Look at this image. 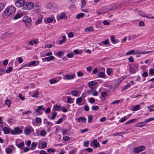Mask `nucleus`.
Masks as SVG:
<instances>
[{"mask_svg":"<svg viewBox=\"0 0 154 154\" xmlns=\"http://www.w3.org/2000/svg\"><path fill=\"white\" fill-rule=\"evenodd\" d=\"M15 11V8L14 6H10L5 10L2 16L4 18H7L11 15H14Z\"/></svg>","mask_w":154,"mask_h":154,"instance_id":"nucleus-1","label":"nucleus"},{"mask_svg":"<svg viewBox=\"0 0 154 154\" xmlns=\"http://www.w3.org/2000/svg\"><path fill=\"white\" fill-rule=\"evenodd\" d=\"M33 3L32 2H24V4L23 7V9L26 10H30L33 8Z\"/></svg>","mask_w":154,"mask_h":154,"instance_id":"nucleus-2","label":"nucleus"},{"mask_svg":"<svg viewBox=\"0 0 154 154\" xmlns=\"http://www.w3.org/2000/svg\"><path fill=\"white\" fill-rule=\"evenodd\" d=\"M75 77L74 73L72 74H68L64 75L63 77V79L64 80H70L73 79Z\"/></svg>","mask_w":154,"mask_h":154,"instance_id":"nucleus-3","label":"nucleus"},{"mask_svg":"<svg viewBox=\"0 0 154 154\" xmlns=\"http://www.w3.org/2000/svg\"><path fill=\"white\" fill-rule=\"evenodd\" d=\"M25 0H17L15 2V5L17 7H22L23 6L24 2H25Z\"/></svg>","mask_w":154,"mask_h":154,"instance_id":"nucleus-4","label":"nucleus"},{"mask_svg":"<svg viewBox=\"0 0 154 154\" xmlns=\"http://www.w3.org/2000/svg\"><path fill=\"white\" fill-rule=\"evenodd\" d=\"M23 21L25 23L26 26H29L31 22V19L29 17L25 16L23 19Z\"/></svg>","mask_w":154,"mask_h":154,"instance_id":"nucleus-5","label":"nucleus"},{"mask_svg":"<svg viewBox=\"0 0 154 154\" xmlns=\"http://www.w3.org/2000/svg\"><path fill=\"white\" fill-rule=\"evenodd\" d=\"M22 132L21 129L18 127L15 128L14 130H12L11 133L13 135H17L18 134H20Z\"/></svg>","mask_w":154,"mask_h":154,"instance_id":"nucleus-6","label":"nucleus"},{"mask_svg":"<svg viewBox=\"0 0 154 154\" xmlns=\"http://www.w3.org/2000/svg\"><path fill=\"white\" fill-rule=\"evenodd\" d=\"M145 148V146H143L136 147L134 149L133 152H134L138 153L143 150Z\"/></svg>","mask_w":154,"mask_h":154,"instance_id":"nucleus-7","label":"nucleus"},{"mask_svg":"<svg viewBox=\"0 0 154 154\" xmlns=\"http://www.w3.org/2000/svg\"><path fill=\"white\" fill-rule=\"evenodd\" d=\"M48 6L49 8L53 10L57 9L58 8V6L55 3L49 4L48 5Z\"/></svg>","mask_w":154,"mask_h":154,"instance_id":"nucleus-8","label":"nucleus"},{"mask_svg":"<svg viewBox=\"0 0 154 154\" xmlns=\"http://www.w3.org/2000/svg\"><path fill=\"white\" fill-rule=\"evenodd\" d=\"M67 18L66 14L64 13H61L60 14L57 16V18L58 20L62 19H66Z\"/></svg>","mask_w":154,"mask_h":154,"instance_id":"nucleus-9","label":"nucleus"},{"mask_svg":"<svg viewBox=\"0 0 154 154\" xmlns=\"http://www.w3.org/2000/svg\"><path fill=\"white\" fill-rule=\"evenodd\" d=\"M33 130V129L30 127H26L24 129V133L26 135L29 134Z\"/></svg>","mask_w":154,"mask_h":154,"instance_id":"nucleus-10","label":"nucleus"},{"mask_svg":"<svg viewBox=\"0 0 154 154\" xmlns=\"http://www.w3.org/2000/svg\"><path fill=\"white\" fill-rule=\"evenodd\" d=\"M54 19V17L52 16L48 18H45L44 20L45 21H46L47 23H50L53 21Z\"/></svg>","mask_w":154,"mask_h":154,"instance_id":"nucleus-11","label":"nucleus"},{"mask_svg":"<svg viewBox=\"0 0 154 154\" xmlns=\"http://www.w3.org/2000/svg\"><path fill=\"white\" fill-rule=\"evenodd\" d=\"M43 18V16L42 15H40L37 19L35 23V25L39 24L42 21V19Z\"/></svg>","mask_w":154,"mask_h":154,"instance_id":"nucleus-12","label":"nucleus"},{"mask_svg":"<svg viewBox=\"0 0 154 154\" xmlns=\"http://www.w3.org/2000/svg\"><path fill=\"white\" fill-rule=\"evenodd\" d=\"M91 145H93V146L94 147H97L99 146V143L97 142V140H94L92 142V143H91Z\"/></svg>","mask_w":154,"mask_h":154,"instance_id":"nucleus-13","label":"nucleus"},{"mask_svg":"<svg viewBox=\"0 0 154 154\" xmlns=\"http://www.w3.org/2000/svg\"><path fill=\"white\" fill-rule=\"evenodd\" d=\"M97 84V82L95 81H92L91 82H90L88 83V85L89 87L90 88H91L94 85H95L96 84Z\"/></svg>","mask_w":154,"mask_h":154,"instance_id":"nucleus-14","label":"nucleus"},{"mask_svg":"<svg viewBox=\"0 0 154 154\" xmlns=\"http://www.w3.org/2000/svg\"><path fill=\"white\" fill-rule=\"evenodd\" d=\"M129 71L130 72L131 74H134L136 72L137 70L133 67L131 66L129 67Z\"/></svg>","mask_w":154,"mask_h":154,"instance_id":"nucleus-15","label":"nucleus"},{"mask_svg":"<svg viewBox=\"0 0 154 154\" xmlns=\"http://www.w3.org/2000/svg\"><path fill=\"white\" fill-rule=\"evenodd\" d=\"M121 81L120 80H118L116 81L114 83L115 85L113 87V90H115L116 88L119 85V84L121 83Z\"/></svg>","mask_w":154,"mask_h":154,"instance_id":"nucleus-16","label":"nucleus"},{"mask_svg":"<svg viewBox=\"0 0 154 154\" xmlns=\"http://www.w3.org/2000/svg\"><path fill=\"white\" fill-rule=\"evenodd\" d=\"M94 30V28L92 26L87 27L85 29L84 31L86 32H91Z\"/></svg>","mask_w":154,"mask_h":154,"instance_id":"nucleus-17","label":"nucleus"},{"mask_svg":"<svg viewBox=\"0 0 154 154\" xmlns=\"http://www.w3.org/2000/svg\"><path fill=\"white\" fill-rule=\"evenodd\" d=\"M16 145L17 146L20 148H22L24 146V143L23 142H21L20 143L18 144L16 143Z\"/></svg>","mask_w":154,"mask_h":154,"instance_id":"nucleus-18","label":"nucleus"},{"mask_svg":"<svg viewBox=\"0 0 154 154\" xmlns=\"http://www.w3.org/2000/svg\"><path fill=\"white\" fill-rule=\"evenodd\" d=\"M3 130L5 134H7L10 132V130L7 127L4 128H3Z\"/></svg>","mask_w":154,"mask_h":154,"instance_id":"nucleus-19","label":"nucleus"},{"mask_svg":"<svg viewBox=\"0 0 154 154\" xmlns=\"http://www.w3.org/2000/svg\"><path fill=\"white\" fill-rule=\"evenodd\" d=\"M82 100V97H80L76 99V103L77 104L79 105V104L81 103Z\"/></svg>","mask_w":154,"mask_h":154,"instance_id":"nucleus-20","label":"nucleus"},{"mask_svg":"<svg viewBox=\"0 0 154 154\" xmlns=\"http://www.w3.org/2000/svg\"><path fill=\"white\" fill-rule=\"evenodd\" d=\"M78 122H82L83 123H85L86 122V119L85 118L80 117L78 119Z\"/></svg>","mask_w":154,"mask_h":154,"instance_id":"nucleus-21","label":"nucleus"},{"mask_svg":"<svg viewBox=\"0 0 154 154\" xmlns=\"http://www.w3.org/2000/svg\"><path fill=\"white\" fill-rule=\"evenodd\" d=\"M145 123L144 122H141L137 123L136 125V126L137 127H142L145 125Z\"/></svg>","mask_w":154,"mask_h":154,"instance_id":"nucleus-22","label":"nucleus"},{"mask_svg":"<svg viewBox=\"0 0 154 154\" xmlns=\"http://www.w3.org/2000/svg\"><path fill=\"white\" fill-rule=\"evenodd\" d=\"M54 58V57L53 56H51L50 57H46L44 58V59H45V61H49L51 60H53Z\"/></svg>","mask_w":154,"mask_h":154,"instance_id":"nucleus-23","label":"nucleus"},{"mask_svg":"<svg viewBox=\"0 0 154 154\" xmlns=\"http://www.w3.org/2000/svg\"><path fill=\"white\" fill-rule=\"evenodd\" d=\"M22 14L20 13L17 14L13 18L14 20H17L21 17Z\"/></svg>","mask_w":154,"mask_h":154,"instance_id":"nucleus-24","label":"nucleus"},{"mask_svg":"<svg viewBox=\"0 0 154 154\" xmlns=\"http://www.w3.org/2000/svg\"><path fill=\"white\" fill-rule=\"evenodd\" d=\"M137 119H133L131 120H130L126 122L125 123V125L128 124H129L135 122L137 121Z\"/></svg>","mask_w":154,"mask_h":154,"instance_id":"nucleus-25","label":"nucleus"},{"mask_svg":"<svg viewBox=\"0 0 154 154\" xmlns=\"http://www.w3.org/2000/svg\"><path fill=\"white\" fill-rule=\"evenodd\" d=\"M54 110L57 111L60 110V106L59 105H54Z\"/></svg>","mask_w":154,"mask_h":154,"instance_id":"nucleus-26","label":"nucleus"},{"mask_svg":"<svg viewBox=\"0 0 154 154\" xmlns=\"http://www.w3.org/2000/svg\"><path fill=\"white\" fill-rule=\"evenodd\" d=\"M39 94L37 91H36L34 92L32 97L37 98L38 97Z\"/></svg>","mask_w":154,"mask_h":154,"instance_id":"nucleus-27","label":"nucleus"},{"mask_svg":"<svg viewBox=\"0 0 154 154\" xmlns=\"http://www.w3.org/2000/svg\"><path fill=\"white\" fill-rule=\"evenodd\" d=\"M36 143L35 142H33L31 144V150H34L36 147Z\"/></svg>","mask_w":154,"mask_h":154,"instance_id":"nucleus-28","label":"nucleus"},{"mask_svg":"<svg viewBox=\"0 0 154 154\" xmlns=\"http://www.w3.org/2000/svg\"><path fill=\"white\" fill-rule=\"evenodd\" d=\"M98 76L100 78H103L105 77V75L104 72H101L98 73Z\"/></svg>","mask_w":154,"mask_h":154,"instance_id":"nucleus-29","label":"nucleus"},{"mask_svg":"<svg viewBox=\"0 0 154 154\" xmlns=\"http://www.w3.org/2000/svg\"><path fill=\"white\" fill-rule=\"evenodd\" d=\"M50 83L51 84H52L54 83H56L57 82V81L54 78L53 79H51L50 80Z\"/></svg>","mask_w":154,"mask_h":154,"instance_id":"nucleus-30","label":"nucleus"},{"mask_svg":"<svg viewBox=\"0 0 154 154\" xmlns=\"http://www.w3.org/2000/svg\"><path fill=\"white\" fill-rule=\"evenodd\" d=\"M123 100V99H120L119 100H115L113 101L112 104H115L117 103H119L120 101L121 102H122Z\"/></svg>","mask_w":154,"mask_h":154,"instance_id":"nucleus-31","label":"nucleus"},{"mask_svg":"<svg viewBox=\"0 0 154 154\" xmlns=\"http://www.w3.org/2000/svg\"><path fill=\"white\" fill-rule=\"evenodd\" d=\"M85 16V14L83 13H81L79 14H78L76 18L77 19H79L81 17H83Z\"/></svg>","mask_w":154,"mask_h":154,"instance_id":"nucleus-32","label":"nucleus"},{"mask_svg":"<svg viewBox=\"0 0 154 154\" xmlns=\"http://www.w3.org/2000/svg\"><path fill=\"white\" fill-rule=\"evenodd\" d=\"M140 106L139 105H137L134 106L133 108V109L134 111L139 110L140 109Z\"/></svg>","mask_w":154,"mask_h":154,"instance_id":"nucleus-33","label":"nucleus"},{"mask_svg":"<svg viewBox=\"0 0 154 154\" xmlns=\"http://www.w3.org/2000/svg\"><path fill=\"white\" fill-rule=\"evenodd\" d=\"M71 94L73 96L77 97L78 94V92L77 91H74L71 92Z\"/></svg>","mask_w":154,"mask_h":154,"instance_id":"nucleus-34","label":"nucleus"},{"mask_svg":"<svg viewBox=\"0 0 154 154\" xmlns=\"http://www.w3.org/2000/svg\"><path fill=\"white\" fill-rule=\"evenodd\" d=\"M66 40V37L65 36H63V38L62 40H60L59 42V44L60 45H61Z\"/></svg>","mask_w":154,"mask_h":154,"instance_id":"nucleus-35","label":"nucleus"},{"mask_svg":"<svg viewBox=\"0 0 154 154\" xmlns=\"http://www.w3.org/2000/svg\"><path fill=\"white\" fill-rule=\"evenodd\" d=\"M57 112H53L52 114L51 117V118H50V119H51L52 120L54 119L57 116Z\"/></svg>","mask_w":154,"mask_h":154,"instance_id":"nucleus-36","label":"nucleus"},{"mask_svg":"<svg viewBox=\"0 0 154 154\" xmlns=\"http://www.w3.org/2000/svg\"><path fill=\"white\" fill-rule=\"evenodd\" d=\"M154 75V69H151L149 71V76H153Z\"/></svg>","mask_w":154,"mask_h":154,"instance_id":"nucleus-37","label":"nucleus"},{"mask_svg":"<svg viewBox=\"0 0 154 154\" xmlns=\"http://www.w3.org/2000/svg\"><path fill=\"white\" fill-rule=\"evenodd\" d=\"M127 119H128V118L126 117V116H125L119 120V122H123L125 121Z\"/></svg>","mask_w":154,"mask_h":154,"instance_id":"nucleus-38","label":"nucleus"},{"mask_svg":"<svg viewBox=\"0 0 154 154\" xmlns=\"http://www.w3.org/2000/svg\"><path fill=\"white\" fill-rule=\"evenodd\" d=\"M112 69L111 68H107L106 69V72L108 75H110L112 72Z\"/></svg>","mask_w":154,"mask_h":154,"instance_id":"nucleus-39","label":"nucleus"},{"mask_svg":"<svg viewBox=\"0 0 154 154\" xmlns=\"http://www.w3.org/2000/svg\"><path fill=\"white\" fill-rule=\"evenodd\" d=\"M153 120H154V117L150 118L145 120L144 122L146 123Z\"/></svg>","mask_w":154,"mask_h":154,"instance_id":"nucleus-40","label":"nucleus"},{"mask_svg":"<svg viewBox=\"0 0 154 154\" xmlns=\"http://www.w3.org/2000/svg\"><path fill=\"white\" fill-rule=\"evenodd\" d=\"M13 68L12 67H10L7 70H5V72L8 74L12 70Z\"/></svg>","mask_w":154,"mask_h":154,"instance_id":"nucleus-41","label":"nucleus"},{"mask_svg":"<svg viewBox=\"0 0 154 154\" xmlns=\"http://www.w3.org/2000/svg\"><path fill=\"white\" fill-rule=\"evenodd\" d=\"M110 40L113 43H116L115 39V37L113 35H112L111 37Z\"/></svg>","mask_w":154,"mask_h":154,"instance_id":"nucleus-42","label":"nucleus"},{"mask_svg":"<svg viewBox=\"0 0 154 154\" xmlns=\"http://www.w3.org/2000/svg\"><path fill=\"white\" fill-rule=\"evenodd\" d=\"M68 99L67 100V103H73V101H72V98L71 97L67 96Z\"/></svg>","mask_w":154,"mask_h":154,"instance_id":"nucleus-43","label":"nucleus"},{"mask_svg":"<svg viewBox=\"0 0 154 154\" xmlns=\"http://www.w3.org/2000/svg\"><path fill=\"white\" fill-rule=\"evenodd\" d=\"M88 122L89 123H91L92 122L93 119V116L91 115H90L88 116Z\"/></svg>","mask_w":154,"mask_h":154,"instance_id":"nucleus-44","label":"nucleus"},{"mask_svg":"<svg viewBox=\"0 0 154 154\" xmlns=\"http://www.w3.org/2000/svg\"><path fill=\"white\" fill-rule=\"evenodd\" d=\"M134 50H131L130 51L127 52L126 53V55H129L131 54H134Z\"/></svg>","mask_w":154,"mask_h":154,"instance_id":"nucleus-45","label":"nucleus"},{"mask_svg":"<svg viewBox=\"0 0 154 154\" xmlns=\"http://www.w3.org/2000/svg\"><path fill=\"white\" fill-rule=\"evenodd\" d=\"M99 109V107L97 106H94L92 107V109L96 111L97 110Z\"/></svg>","mask_w":154,"mask_h":154,"instance_id":"nucleus-46","label":"nucleus"},{"mask_svg":"<svg viewBox=\"0 0 154 154\" xmlns=\"http://www.w3.org/2000/svg\"><path fill=\"white\" fill-rule=\"evenodd\" d=\"M102 43L103 45H104L108 44L109 43V40L108 39L106 40L102 41Z\"/></svg>","mask_w":154,"mask_h":154,"instance_id":"nucleus-47","label":"nucleus"},{"mask_svg":"<svg viewBox=\"0 0 154 154\" xmlns=\"http://www.w3.org/2000/svg\"><path fill=\"white\" fill-rule=\"evenodd\" d=\"M11 101L9 100H7L5 101V103L8 106V107H9L10 106Z\"/></svg>","mask_w":154,"mask_h":154,"instance_id":"nucleus-48","label":"nucleus"},{"mask_svg":"<svg viewBox=\"0 0 154 154\" xmlns=\"http://www.w3.org/2000/svg\"><path fill=\"white\" fill-rule=\"evenodd\" d=\"M61 110L64 112H67V109L65 106H62L61 109Z\"/></svg>","mask_w":154,"mask_h":154,"instance_id":"nucleus-49","label":"nucleus"},{"mask_svg":"<svg viewBox=\"0 0 154 154\" xmlns=\"http://www.w3.org/2000/svg\"><path fill=\"white\" fill-rule=\"evenodd\" d=\"M86 4V2L85 0H82V1L81 8H84Z\"/></svg>","mask_w":154,"mask_h":154,"instance_id":"nucleus-50","label":"nucleus"},{"mask_svg":"<svg viewBox=\"0 0 154 154\" xmlns=\"http://www.w3.org/2000/svg\"><path fill=\"white\" fill-rule=\"evenodd\" d=\"M5 7V6L3 3H0V12L4 9Z\"/></svg>","mask_w":154,"mask_h":154,"instance_id":"nucleus-51","label":"nucleus"},{"mask_svg":"<svg viewBox=\"0 0 154 154\" xmlns=\"http://www.w3.org/2000/svg\"><path fill=\"white\" fill-rule=\"evenodd\" d=\"M73 54L72 53H70L67 54L66 56L69 58H72L73 57Z\"/></svg>","mask_w":154,"mask_h":154,"instance_id":"nucleus-52","label":"nucleus"},{"mask_svg":"<svg viewBox=\"0 0 154 154\" xmlns=\"http://www.w3.org/2000/svg\"><path fill=\"white\" fill-rule=\"evenodd\" d=\"M95 102V99L91 97L89 99V102L91 103H94Z\"/></svg>","mask_w":154,"mask_h":154,"instance_id":"nucleus-53","label":"nucleus"},{"mask_svg":"<svg viewBox=\"0 0 154 154\" xmlns=\"http://www.w3.org/2000/svg\"><path fill=\"white\" fill-rule=\"evenodd\" d=\"M36 63V61H31L29 63V66H32V65H34L35 66H36V65H35V64Z\"/></svg>","mask_w":154,"mask_h":154,"instance_id":"nucleus-54","label":"nucleus"},{"mask_svg":"<svg viewBox=\"0 0 154 154\" xmlns=\"http://www.w3.org/2000/svg\"><path fill=\"white\" fill-rule=\"evenodd\" d=\"M89 141H86L84 143L83 145L85 147H88V145L89 144Z\"/></svg>","mask_w":154,"mask_h":154,"instance_id":"nucleus-55","label":"nucleus"},{"mask_svg":"<svg viewBox=\"0 0 154 154\" xmlns=\"http://www.w3.org/2000/svg\"><path fill=\"white\" fill-rule=\"evenodd\" d=\"M5 73V70L2 69H0V75H2Z\"/></svg>","mask_w":154,"mask_h":154,"instance_id":"nucleus-56","label":"nucleus"},{"mask_svg":"<svg viewBox=\"0 0 154 154\" xmlns=\"http://www.w3.org/2000/svg\"><path fill=\"white\" fill-rule=\"evenodd\" d=\"M63 139L65 141H68L70 139V137L68 136L63 137Z\"/></svg>","mask_w":154,"mask_h":154,"instance_id":"nucleus-57","label":"nucleus"},{"mask_svg":"<svg viewBox=\"0 0 154 154\" xmlns=\"http://www.w3.org/2000/svg\"><path fill=\"white\" fill-rule=\"evenodd\" d=\"M107 95V93L106 92L104 91L101 94V96L103 97H106Z\"/></svg>","mask_w":154,"mask_h":154,"instance_id":"nucleus-58","label":"nucleus"},{"mask_svg":"<svg viewBox=\"0 0 154 154\" xmlns=\"http://www.w3.org/2000/svg\"><path fill=\"white\" fill-rule=\"evenodd\" d=\"M103 23L105 25H108L110 23L106 20H104L103 21Z\"/></svg>","mask_w":154,"mask_h":154,"instance_id":"nucleus-59","label":"nucleus"},{"mask_svg":"<svg viewBox=\"0 0 154 154\" xmlns=\"http://www.w3.org/2000/svg\"><path fill=\"white\" fill-rule=\"evenodd\" d=\"M77 75L79 77H81L83 75V73L80 72H77Z\"/></svg>","mask_w":154,"mask_h":154,"instance_id":"nucleus-60","label":"nucleus"},{"mask_svg":"<svg viewBox=\"0 0 154 154\" xmlns=\"http://www.w3.org/2000/svg\"><path fill=\"white\" fill-rule=\"evenodd\" d=\"M46 131L44 130H42L40 132V134L42 136H44L46 134Z\"/></svg>","mask_w":154,"mask_h":154,"instance_id":"nucleus-61","label":"nucleus"},{"mask_svg":"<svg viewBox=\"0 0 154 154\" xmlns=\"http://www.w3.org/2000/svg\"><path fill=\"white\" fill-rule=\"evenodd\" d=\"M12 151V150L11 149L8 148L6 149V152L7 153H9L11 152Z\"/></svg>","mask_w":154,"mask_h":154,"instance_id":"nucleus-62","label":"nucleus"},{"mask_svg":"<svg viewBox=\"0 0 154 154\" xmlns=\"http://www.w3.org/2000/svg\"><path fill=\"white\" fill-rule=\"evenodd\" d=\"M63 119L62 118H60L58 119V121L56 122V123L57 124H59L60 123L62 122L63 121Z\"/></svg>","mask_w":154,"mask_h":154,"instance_id":"nucleus-63","label":"nucleus"},{"mask_svg":"<svg viewBox=\"0 0 154 154\" xmlns=\"http://www.w3.org/2000/svg\"><path fill=\"white\" fill-rule=\"evenodd\" d=\"M63 54V52L60 51L57 53V55L59 57H60Z\"/></svg>","mask_w":154,"mask_h":154,"instance_id":"nucleus-64","label":"nucleus"}]
</instances>
